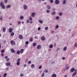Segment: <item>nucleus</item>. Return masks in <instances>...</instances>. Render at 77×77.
<instances>
[{
	"instance_id": "1",
	"label": "nucleus",
	"mask_w": 77,
	"mask_h": 77,
	"mask_svg": "<svg viewBox=\"0 0 77 77\" xmlns=\"http://www.w3.org/2000/svg\"><path fill=\"white\" fill-rule=\"evenodd\" d=\"M0 6H1L2 8L3 9H5V6L3 5V3L1 2L0 3Z\"/></svg>"
},
{
	"instance_id": "2",
	"label": "nucleus",
	"mask_w": 77,
	"mask_h": 77,
	"mask_svg": "<svg viewBox=\"0 0 77 77\" xmlns=\"http://www.w3.org/2000/svg\"><path fill=\"white\" fill-rule=\"evenodd\" d=\"M10 43L12 45H15L16 44L15 42L13 41V40H11L10 42Z\"/></svg>"
},
{
	"instance_id": "3",
	"label": "nucleus",
	"mask_w": 77,
	"mask_h": 77,
	"mask_svg": "<svg viewBox=\"0 0 77 77\" xmlns=\"http://www.w3.org/2000/svg\"><path fill=\"white\" fill-rule=\"evenodd\" d=\"M23 7L25 10H26V9H27V6L25 4L23 5Z\"/></svg>"
},
{
	"instance_id": "4",
	"label": "nucleus",
	"mask_w": 77,
	"mask_h": 77,
	"mask_svg": "<svg viewBox=\"0 0 77 77\" xmlns=\"http://www.w3.org/2000/svg\"><path fill=\"white\" fill-rule=\"evenodd\" d=\"M55 5H58L59 3V0H55Z\"/></svg>"
},
{
	"instance_id": "5",
	"label": "nucleus",
	"mask_w": 77,
	"mask_h": 77,
	"mask_svg": "<svg viewBox=\"0 0 77 77\" xmlns=\"http://www.w3.org/2000/svg\"><path fill=\"white\" fill-rule=\"evenodd\" d=\"M11 51L12 52V53H15V51L14 49L13 48L11 49Z\"/></svg>"
},
{
	"instance_id": "6",
	"label": "nucleus",
	"mask_w": 77,
	"mask_h": 77,
	"mask_svg": "<svg viewBox=\"0 0 77 77\" xmlns=\"http://www.w3.org/2000/svg\"><path fill=\"white\" fill-rule=\"evenodd\" d=\"M11 5H8L6 7V9H9V8H11Z\"/></svg>"
},
{
	"instance_id": "7",
	"label": "nucleus",
	"mask_w": 77,
	"mask_h": 77,
	"mask_svg": "<svg viewBox=\"0 0 77 77\" xmlns=\"http://www.w3.org/2000/svg\"><path fill=\"white\" fill-rule=\"evenodd\" d=\"M51 77H57V75H56V74H53L51 75Z\"/></svg>"
},
{
	"instance_id": "8",
	"label": "nucleus",
	"mask_w": 77,
	"mask_h": 77,
	"mask_svg": "<svg viewBox=\"0 0 77 77\" xmlns=\"http://www.w3.org/2000/svg\"><path fill=\"white\" fill-rule=\"evenodd\" d=\"M41 39L42 41H45V38L44 37V36H42L41 38Z\"/></svg>"
},
{
	"instance_id": "9",
	"label": "nucleus",
	"mask_w": 77,
	"mask_h": 77,
	"mask_svg": "<svg viewBox=\"0 0 77 77\" xmlns=\"http://www.w3.org/2000/svg\"><path fill=\"white\" fill-rule=\"evenodd\" d=\"M41 45H38L37 46V49H41Z\"/></svg>"
},
{
	"instance_id": "10",
	"label": "nucleus",
	"mask_w": 77,
	"mask_h": 77,
	"mask_svg": "<svg viewBox=\"0 0 77 77\" xmlns=\"http://www.w3.org/2000/svg\"><path fill=\"white\" fill-rule=\"evenodd\" d=\"M77 74V72H74L72 75V77H74Z\"/></svg>"
},
{
	"instance_id": "11",
	"label": "nucleus",
	"mask_w": 77,
	"mask_h": 77,
	"mask_svg": "<svg viewBox=\"0 0 77 77\" xmlns=\"http://www.w3.org/2000/svg\"><path fill=\"white\" fill-rule=\"evenodd\" d=\"M38 22L40 23H41V24H42V23H43V21L41 20H38Z\"/></svg>"
},
{
	"instance_id": "12",
	"label": "nucleus",
	"mask_w": 77,
	"mask_h": 77,
	"mask_svg": "<svg viewBox=\"0 0 77 77\" xmlns=\"http://www.w3.org/2000/svg\"><path fill=\"white\" fill-rule=\"evenodd\" d=\"M9 31L10 33L12 32V28H10L9 29Z\"/></svg>"
},
{
	"instance_id": "13",
	"label": "nucleus",
	"mask_w": 77,
	"mask_h": 77,
	"mask_svg": "<svg viewBox=\"0 0 77 77\" xmlns=\"http://www.w3.org/2000/svg\"><path fill=\"white\" fill-rule=\"evenodd\" d=\"M74 70H75V69H74V68H72L71 69L70 71L72 72H74Z\"/></svg>"
},
{
	"instance_id": "14",
	"label": "nucleus",
	"mask_w": 77,
	"mask_h": 77,
	"mask_svg": "<svg viewBox=\"0 0 77 77\" xmlns=\"http://www.w3.org/2000/svg\"><path fill=\"white\" fill-rule=\"evenodd\" d=\"M47 8L48 9H51V6L50 5H48Z\"/></svg>"
},
{
	"instance_id": "15",
	"label": "nucleus",
	"mask_w": 77,
	"mask_h": 77,
	"mask_svg": "<svg viewBox=\"0 0 77 77\" xmlns=\"http://www.w3.org/2000/svg\"><path fill=\"white\" fill-rule=\"evenodd\" d=\"M35 14L34 13H32L31 14V16L32 17H35Z\"/></svg>"
},
{
	"instance_id": "16",
	"label": "nucleus",
	"mask_w": 77,
	"mask_h": 77,
	"mask_svg": "<svg viewBox=\"0 0 77 77\" xmlns=\"http://www.w3.org/2000/svg\"><path fill=\"white\" fill-rule=\"evenodd\" d=\"M66 0H64L63 2V5H65L66 4Z\"/></svg>"
},
{
	"instance_id": "17",
	"label": "nucleus",
	"mask_w": 77,
	"mask_h": 77,
	"mask_svg": "<svg viewBox=\"0 0 77 77\" xmlns=\"http://www.w3.org/2000/svg\"><path fill=\"white\" fill-rule=\"evenodd\" d=\"M23 51H24V49H22L20 51V53H23Z\"/></svg>"
},
{
	"instance_id": "18",
	"label": "nucleus",
	"mask_w": 77,
	"mask_h": 77,
	"mask_svg": "<svg viewBox=\"0 0 77 77\" xmlns=\"http://www.w3.org/2000/svg\"><path fill=\"white\" fill-rule=\"evenodd\" d=\"M56 14V12L54 11H53L51 14V15H55Z\"/></svg>"
},
{
	"instance_id": "19",
	"label": "nucleus",
	"mask_w": 77,
	"mask_h": 77,
	"mask_svg": "<svg viewBox=\"0 0 77 77\" xmlns=\"http://www.w3.org/2000/svg\"><path fill=\"white\" fill-rule=\"evenodd\" d=\"M23 35H19V38L20 39H23Z\"/></svg>"
},
{
	"instance_id": "20",
	"label": "nucleus",
	"mask_w": 77,
	"mask_h": 77,
	"mask_svg": "<svg viewBox=\"0 0 77 77\" xmlns=\"http://www.w3.org/2000/svg\"><path fill=\"white\" fill-rule=\"evenodd\" d=\"M29 41L30 42H32L33 41V38H29Z\"/></svg>"
},
{
	"instance_id": "21",
	"label": "nucleus",
	"mask_w": 77,
	"mask_h": 77,
	"mask_svg": "<svg viewBox=\"0 0 77 77\" xmlns=\"http://www.w3.org/2000/svg\"><path fill=\"white\" fill-rule=\"evenodd\" d=\"M67 49V47H65L63 49V51H66Z\"/></svg>"
},
{
	"instance_id": "22",
	"label": "nucleus",
	"mask_w": 77,
	"mask_h": 77,
	"mask_svg": "<svg viewBox=\"0 0 77 77\" xmlns=\"http://www.w3.org/2000/svg\"><path fill=\"white\" fill-rule=\"evenodd\" d=\"M31 67L32 68H35V65L33 64H32Z\"/></svg>"
},
{
	"instance_id": "23",
	"label": "nucleus",
	"mask_w": 77,
	"mask_h": 77,
	"mask_svg": "<svg viewBox=\"0 0 77 77\" xmlns=\"http://www.w3.org/2000/svg\"><path fill=\"white\" fill-rule=\"evenodd\" d=\"M17 54H20V51H17Z\"/></svg>"
},
{
	"instance_id": "24",
	"label": "nucleus",
	"mask_w": 77,
	"mask_h": 77,
	"mask_svg": "<svg viewBox=\"0 0 77 77\" xmlns=\"http://www.w3.org/2000/svg\"><path fill=\"white\" fill-rule=\"evenodd\" d=\"M20 20H23L24 18V17L23 16H21L20 17Z\"/></svg>"
},
{
	"instance_id": "25",
	"label": "nucleus",
	"mask_w": 77,
	"mask_h": 77,
	"mask_svg": "<svg viewBox=\"0 0 77 77\" xmlns=\"http://www.w3.org/2000/svg\"><path fill=\"white\" fill-rule=\"evenodd\" d=\"M66 68H67V69H68V68H69V66H68V64H66Z\"/></svg>"
},
{
	"instance_id": "26",
	"label": "nucleus",
	"mask_w": 77,
	"mask_h": 77,
	"mask_svg": "<svg viewBox=\"0 0 77 77\" xmlns=\"http://www.w3.org/2000/svg\"><path fill=\"white\" fill-rule=\"evenodd\" d=\"M53 47V45H51L49 46V48H52Z\"/></svg>"
},
{
	"instance_id": "27",
	"label": "nucleus",
	"mask_w": 77,
	"mask_h": 77,
	"mask_svg": "<svg viewBox=\"0 0 77 77\" xmlns=\"http://www.w3.org/2000/svg\"><path fill=\"white\" fill-rule=\"evenodd\" d=\"M10 64H11V63H6V66H9V65H10Z\"/></svg>"
},
{
	"instance_id": "28",
	"label": "nucleus",
	"mask_w": 77,
	"mask_h": 77,
	"mask_svg": "<svg viewBox=\"0 0 77 77\" xmlns=\"http://www.w3.org/2000/svg\"><path fill=\"white\" fill-rule=\"evenodd\" d=\"M11 36H13L14 35V32H11Z\"/></svg>"
},
{
	"instance_id": "29",
	"label": "nucleus",
	"mask_w": 77,
	"mask_h": 77,
	"mask_svg": "<svg viewBox=\"0 0 77 77\" xmlns=\"http://www.w3.org/2000/svg\"><path fill=\"white\" fill-rule=\"evenodd\" d=\"M29 20H30V21H32V20H33V19H32V17H29Z\"/></svg>"
},
{
	"instance_id": "30",
	"label": "nucleus",
	"mask_w": 77,
	"mask_h": 77,
	"mask_svg": "<svg viewBox=\"0 0 77 77\" xmlns=\"http://www.w3.org/2000/svg\"><path fill=\"white\" fill-rule=\"evenodd\" d=\"M3 32H5V31H6V28H3Z\"/></svg>"
},
{
	"instance_id": "31",
	"label": "nucleus",
	"mask_w": 77,
	"mask_h": 77,
	"mask_svg": "<svg viewBox=\"0 0 77 77\" xmlns=\"http://www.w3.org/2000/svg\"><path fill=\"white\" fill-rule=\"evenodd\" d=\"M20 62H17V65H20Z\"/></svg>"
},
{
	"instance_id": "32",
	"label": "nucleus",
	"mask_w": 77,
	"mask_h": 77,
	"mask_svg": "<svg viewBox=\"0 0 77 77\" xmlns=\"http://www.w3.org/2000/svg\"><path fill=\"white\" fill-rule=\"evenodd\" d=\"M36 43H34L32 44V45L33 46H34V47L36 46Z\"/></svg>"
},
{
	"instance_id": "33",
	"label": "nucleus",
	"mask_w": 77,
	"mask_h": 77,
	"mask_svg": "<svg viewBox=\"0 0 77 77\" xmlns=\"http://www.w3.org/2000/svg\"><path fill=\"white\" fill-rule=\"evenodd\" d=\"M7 75V74H6V73H5L3 77H6Z\"/></svg>"
},
{
	"instance_id": "34",
	"label": "nucleus",
	"mask_w": 77,
	"mask_h": 77,
	"mask_svg": "<svg viewBox=\"0 0 77 77\" xmlns=\"http://www.w3.org/2000/svg\"><path fill=\"white\" fill-rule=\"evenodd\" d=\"M59 15L60 16H62V12H61L59 13Z\"/></svg>"
},
{
	"instance_id": "35",
	"label": "nucleus",
	"mask_w": 77,
	"mask_h": 77,
	"mask_svg": "<svg viewBox=\"0 0 77 77\" xmlns=\"http://www.w3.org/2000/svg\"><path fill=\"white\" fill-rule=\"evenodd\" d=\"M20 76V77H23V76H24V74H23V73H21Z\"/></svg>"
},
{
	"instance_id": "36",
	"label": "nucleus",
	"mask_w": 77,
	"mask_h": 77,
	"mask_svg": "<svg viewBox=\"0 0 77 77\" xmlns=\"http://www.w3.org/2000/svg\"><path fill=\"white\" fill-rule=\"evenodd\" d=\"M1 52L2 53H5V50H2L1 51Z\"/></svg>"
},
{
	"instance_id": "37",
	"label": "nucleus",
	"mask_w": 77,
	"mask_h": 77,
	"mask_svg": "<svg viewBox=\"0 0 77 77\" xmlns=\"http://www.w3.org/2000/svg\"><path fill=\"white\" fill-rule=\"evenodd\" d=\"M48 70H44V72H45V73H47L48 72Z\"/></svg>"
},
{
	"instance_id": "38",
	"label": "nucleus",
	"mask_w": 77,
	"mask_h": 77,
	"mask_svg": "<svg viewBox=\"0 0 77 77\" xmlns=\"http://www.w3.org/2000/svg\"><path fill=\"white\" fill-rule=\"evenodd\" d=\"M74 46L75 47L77 48V43H76L74 44Z\"/></svg>"
},
{
	"instance_id": "39",
	"label": "nucleus",
	"mask_w": 77,
	"mask_h": 77,
	"mask_svg": "<svg viewBox=\"0 0 77 77\" xmlns=\"http://www.w3.org/2000/svg\"><path fill=\"white\" fill-rule=\"evenodd\" d=\"M56 20H58L59 19V16H57L56 17Z\"/></svg>"
},
{
	"instance_id": "40",
	"label": "nucleus",
	"mask_w": 77,
	"mask_h": 77,
	"mask_svg": "<svg viewBox=\"0 0 77 77\" xmlns=\"http://www.w3.org/2000/svg\"><path fill=\"white\" fill-rule=\"evenodd\" d=\"M55 28L56 29H58L59 28V25H57L56 26H55Z\"/></svg>"
},
{
	"instance_id": "41",
	"label": "nucleus",
	"mask_w": 77,
	"mask_h": 77,
	"mask_svg": "<svg viewBox=\"0 0 77 77\" xmlns=\"http://www.w3.org/2000/svg\"><path fill=\"white\" fill-rule=\"evenodd\" d=\"M26 45H28V44H29V42L28 41L26 42Z\"/></svg>"
},
{
	"instance_id": "42",
	"label": "nucleus",
	"mask_w": 77,
	"mask_h": 77,
	"mask_svg": "<svg viewBox=\"0 0 77 77\" xmlns=\"http://www.w3.org/2000/svg\"><path fill=\"white\" fill-rule=\"evenodd\" d=\"M48 26H46L45 28V30H48Z\"/></svg>"
},
{
	"instance_id": "43",
	"label": "nucleus",
	"mask_w": 77,
	"mask_h": 77,
	"mask_svg": "<svg viewBox=\"0 0 77 77\" xmlns=\"http://www.w3.org/2000/svg\"><path fill=\"white\" fill-rule=\"evenodd\" d=\"M38 68L40 69H41L42 68V66H39V67H38Z\"/></svg>"
},
{
	"instance_id": "44",
	"label": "nucleus",
	"mask_w": 77,
	"mask_h": 77,
	"mask_svg": "<svg viewBox=\"0 0 77 77\" xmlns=\"http://www.w3.org/2000/svg\"><path fill=\"white\" fill-rule=\"evenodd\" d=\"M3 20V17L2 16H1L0 18V20Z\"/></svg>"
},
{
	"instance_id": "45",
	"label": "nucleus",
	"mask_w": 77,
	"mask_h": 77,
	"mask_svg": "<svg viewBox=\"0 0 77 77\" xmlns=\"http://www.w3.org/2000/svg\"><path fill=\"white\" fill-rule=\"evenodd\" d=\"M29 20H27L26 21L27 23H29Z\"/></svg>"
},
{
	"instance_id": "46",
	"label": "nucleus",
	"mask_w": 77,
	"mask_h": 77,
	"mask_svg": "<svg viewBox=\"0 0 77 77\" xmlns=\"http://www.w3.org/2000/svg\"><path fill=\"white\" fill-rule=\"evenodd\" d=\"M18 24H21V21H18Z\"/></svg>"
},
{
	"instance_id": "47",
	"label": "nucleus",
	"mask_w": 77,
	"mask_h": 77,
	"mask_svg": "<svg viewBox=\"0 0 77 77\" xmlns=\"http://www.w3.org/2000/svg\"><path fill=\"white\" fill-rule=\"evenodd\" d=\"M44 73H43L42 75V77H44Z\"/></svg>"
},
{
	"instance_id": "48",
	"label": "nucleus",
	"mask_w": 77,
	"mask_h": 77,
	"mask_svg": "<svg viewBox=\"0 0 77 77\" xmlns=\"http://www.w3.org/2000/svg\"><path fill=\"white\" fill-rule=\"evenodd\" d=\"M47 13H50V10H48L46 11Z\"/></svg>"
},
{
	"instance_id": "49",
	"label": "nucleus",
	"mask_w": 77,
	"mask_h": 77,
	"mask_svg": "<svg viewBox=\"0 0 77 77\" xmlns=\"http://www.w3.org/2000/svg\"><path fill=\"white\" fill-rule=\"evenodd\" d=\"M31 62H32L31 61H28V64H30Z\"/></svg>"
},
{
	"instance_id": "50",
	"label": "nucleus",
	"mask_w": 77,
	"mask_h": 77,
	"mask_svg": "<svg viewBox=\"0 0 77 77\" xmlns=\"http://www.w3.org/2000/svg\"><path fill=\"white\" fill-rule=\"evenodd\" d=\"M20 60L21 59L20 58H19L17 60V62H20Z\"/></svg>"
},
{
	"instance_id": "51",
	"label": "nucleus",
	"mask_w": 77,
	"mask_h": 77,
	"mask_svg": "<svg viewBox=\"0 0 77 77\" xmlns=\"http://www.w3.org/2000/svg\"><path fill=\"white\" fill-rule=\"evenodd\" d=\"M50 3H53V0H51L50 1Z\"/></svg>"
},
{
	"instance_id": "52",
	"label": "nucleus",
	"mask_w": 77,
	"mask_h": 77,
	"mask_svg": "<svg viewBox=\"0 0 77 77\" xmlns=\"http://www.w3.org/2000/svg\"><path fill=\"white\" fill-rule=\"evenodd\" d=\"M38 30H41V28L40 27H38Z\"/></svg>"
},
{
	"instance_id": "53",
	"label": "nucleus",
	"mask_w": 77,
	"mask_h": 77,
	"mask_svg": "<svg viewBox=\"0 0 77 77\" xmlns=\"http://www.w3.org/2000/svg\"><path fill=\"white\" fill-rule=\"evenodd\" d=\"M64 71H66V70H68V69H67V68H65L64 69Z\"/></svg>"
},
{
	"instance_id": "54",
	"label": "nucleus",
	"mask_w": 77,
	"mask_h": 77,
	"mask_svg": "<svg viewBox=\"0 0 77 77\" xmlns=\"http://www.w3.org/2000/svg\"><path fill=\"white\" fill-rule=\"evenodd\" d=\"M62 60H65V57H63L62 58Z\"/></svg>"
},
{
	"instance_id": "55",
	"label": "nucleus",
	"mask_w": 77,
	"mask_h": 77,
	"mask_svg": "<svg viewBox=\"0 0 77 77\" xmlns=\"http://www.w3.org/2000/svg\"><path fill=\"white\" fill-rule=\"evenodd\" d=\"M7 2H8V0H5V3H7Z\"/></svg>"
},
{
	"instance_id": "56",
	"label": "nucleus",
	"mask_w": 77,
	"mask_h": 77,
	"mask_svg": "<svg viewBox=\"0 0 77 77\" xmlns=\"http://www.w3.org/2000/svg\"><path fill=\"white\" fill-rule=\"evenodd\" d=\"M23 66H24V67H26V66H27V65H26V64H24V65H23Z\"/></svg>"
},
{
	"instance_id": "57",
	"label": "nucleus",
	"mask_w": 77,
	"mask_h": 77,
	"mask_svg": "<svg viewBox=\"0 0 77 77\" xmlns=\"http://www.w3.org/2000/svg\"><path fill=\"white\" fill-rule=\"evenodd\" d=\"M60 50V48H57V51H58V50Z\"/></svg>"
},
{
	"instance_id": "58",
	"label": "nucleus",
	"mask_w": 77,
	"mask_h": 77,
	"mask_svg": "<svg viewBox=\"0 0 77 77\" xmlns=\"http://www.w3.org/2000/svg\"><path fill=\"white\" fill-rule=\"evenodd\" d=\"M54 33V30H52V33Z\"/></svg>"
},
{
	"instance_id": "59",
	"label": "nucleus",
	"mask_w": 77,
	"mask_h": 77,
	"mask_svg": "<svg viewBox=\"0 0 77 77\" xmlns=\"http://www.w3.org/2000/svg\"><path fill=\"white\" fill-rule=\"evenodd\" d=\"M4 54L3 53H2L1 54L2 56H3Z\"/></svg>"
},
{
	"instance_id": "60",
	"label": "nucleus",
	"mask_w": 77,
	"mask_h": 77,
	"mask_svg": "<svg viewBox=\"0 0 77 77\" xmlns=\"http://www.w3.org/2000/svg\"><path fill=\"white\" fill-rule=\"evenodd\" d=\"M30 23V24H32V23H33V22H32V21H31Z\"/></svg>"
},
{
	"instance_id": "61",
	"label": "nucleus",
	"mask_w": 77,
	"mask_h": 77,
	"mask_svg": "<svg viewBox=\"0 0 77 77\" xmlns=\"http://www.w3.org/2000/svg\"><path fill=\"white\" fill-rule=\"evenodd\" d=\"M8 58V56H6L5 57V59H7Z\"/></svg>"
},
{
	"instance_id": "62",
	"label": "nucleus",
	"mask_w": 77,
	"mask_h": 77,
	"mask_svg": "<svg viewBox=\"0 0 77 77\" xmlns=\"http://www.w3.org/2000/svg\"><path fill=\"white\" fill-rule=\"evenodd\" d=\"M64 77H67V75H66Z\"/></svg>"
},
{
	"instance_id": "63",
	"label": "nucleus",
	"mask_w": 77,
	"mask_h": 77,
	"mask_svg": "<svg viewBox=\"0 0 77 77\" xmlns=\"http://www.w3.org/2000/svg\"><path fill=\"white\" fill-rule=\"evenodd\" d=\"M50 51H51V49H49L48 50V51H49V52H50Z\"/></svg>"
},
{
	"instance_id": "64",
	"label": "nucleus",
	"mask_w": 77,
	"mask_h": 77,
	"mask_svg": "<svg viewBox=\"0 0 77 77\" xmlns=\"http://www.w3.org/2000/svg\"><path fill=\"white\" fill-rule=\"evenodd\" d=\"M54 10H55V8H53V9H52V11H54Z\"/></svg>"
}]
</instances>
